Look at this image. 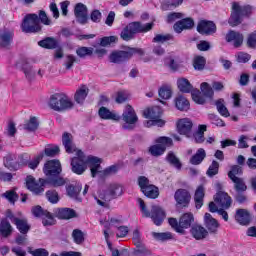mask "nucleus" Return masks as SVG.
<instances>
[{
  "mask_svg": "<svg viewBox=\"0 0 256 256\" xmlns=\"http://www.w3.org/2000/svg\"><path fill=\"white\" fill-rule=\"evenodd\" d=\"M195 22L191 18L182 19L174 24V31L176 33H182L185 29H193Z\"/></svg>",
  "mask_w": 256,
  "mask_h": 256,
  "instance_id": "27",
  "label": "nucleus"
},
{
  "mask_svg": "<svg viewBox=\"0 0 256 256\" xmlns=\"http://www.w3.org/2000/svg\"><path fill=\"white\" fill-rule=\"evenodd\" d=\"M142 193L149 199H157L159 197V188L155 185L150 184L148 187L142 190Z\"/></svg>",
  "mask_w": 256,
  "mask_h": 256,
  "instance_id": "38",
  "label": "nucleus"
},
{
  "mask_svg": "<svg viewBox=\"0 0 256 256\" xmlns=\"http://www.w3.org/2000/svg\"><path fill=\"white\" fill-rule=\"evenodd\" d=\"M76 55H78V57H81V58L87 57L88 55H93V48H91V47H79L76 50Z\"/></svg>",
  "mask_w": 256,
  "mask_h": 256,
  "instance_id": "60",
  "label": "nucleus"
},
{
  "mask_svg": "<svg viewBox=\"0 0 256 256\" xmlns=\"http://www.w3.org/2000/svg\"><path fill=\"white\" fill-rule=\"evenodd\" d=\"M155 145H152L149 147V153L153 157H160V155H163L165 151H167V147H171L173 145V140L169 137H159L155 141Z\"/></svg>",
  "mask_w": 256,
  "mask_h": 256,
  "instance_id": "10",
  "label": "nucleus"
},
{
  "mask_svg": "<svg viewBox=\"0 0 256 256\" xmlns=\"http://www.w3.org/2000/svg\"><path fill=\"white\" fill-rule=\"evenodd\" d=\"M207 157V153L205 149L200 148L196 151V153L190 158L191 165H201L204 159Z\"/></svg>",
  "mask_w": 256,
  "mask_h": 256,
  "instance_id": "34",
  "label": "nucleus"
},
{
  "mask_svg": "<svg viewBox=\"0 0 256 256\" xmlns=\"http://www.w3.org/2000/svg\"><path fill=\"white\" fill-rule=\"evenodd\" d=\"M226 41H228V43H233L234 47H241V45H243V34L230 31L226 35Z\"/></svg>",
  "mask_w": 256,
  "mask_h": 256,
  "instance_id": "28",
  "label": "nucleus"
},
{
  "mask_svg": "<svg viewBox=\"0 0 256 256\" xmlns=\"http://www.w3.org/2000/svg\"><path fill=\"white\" fill-rule=\"evenodd\" d=\"M101 169L102 168H100V172H97V175H100V177H109V175H115V173L119 171V166L112 165L103 171Z\"/></svg>",
  "mask_w": 256,
  "mask_h": 256,
  "instance_id": "49",
  "label": "nucleus"
},
{
  "mask_svg": "<svg viewBox=\"0 0 256 256\" xmlns=\"http://www.w3.org/2000/svg\"><path fill=\"white\" fill-rule=\"evenodd\" d=\"M166 159L168 163H170V165L175 167V169L181 170V167H183V164H181V160H179L173 152H169Z\"/></svg>",
  "mask_w": 256,
  "mask_h": 256,
  "instance_id": "43",
  "label": "nucleus"
},
{
  "mask_svg": "<svg viewBox=\"0 0 256 256\" xmlns=\"http://www.w3.org/2000/svg\"><path fill=\"white\" fill-rule=\"evenodd\" d=\"M98 113H99V117H101V119H112V121H119V119H121V117H119V115L111 112L106 107H101L99 109Z\"/></svg>",
  "mask_w": 256,
  "mask_h": 256,
  "instance_id": "36",
  "label": "nucleus"
},
{
  "mask_svg": "<svg viewBox=\"0 0 256 256\" xmlns=\"http://www.w3.org/2000/svg\"><path fill=\"white\" fill-rule=\"evenodd\" d=\"M153 27H155V23L153 22L146 24H143L140 21L131 22L123 28L120 37L123 41H131V39H135L137 33H149Z\"/></svg>",
  "mask_w": 256,
  "mask_h": 256,
  "instance_id": "2",
  "label": "nucleus"
},
{
  "mask_svg": "<svg viewBox=\"0 0 256 256\" xmlns=\"http://www.w3.org/2000/svg\"><path fill=\"white\" fill-rule=\"evenodd\" d=\"M62 143L65 147L66 153H77V146L73 143V135L71 133L65 132L62 136Z\"/></svg>",
  "mask_w": 256,
  "mask_h": 256,
  "instance_id": "23",
  "label": "nucleus"
},
{
  "mask_svg": "<svg viewBox=\"0 0 256 256\" xmlns=\"http://www.w3.org/2000/svg\"><path fill=\"white\" fill-rule=\"evenodd\" d=\"M235 221H237L239 225H249V223H251V215L249 214V211L246 209L236 210Z\"/></svg>",
  "mask_w": 256,
  "mask_h": 256,
  "instance_id": "26",
  "label": "nucleus"
},
{
  "mask_svg": "<svg viewBox=\"0 0 256 256\" xmlns=\"http://www.w3.org/2000/svg\"><path fill=\"white\" fill-rule=\"evenodd\" d=\"M87 95H89V87L86 85H81L74 95V99L76 103L83 104L85 102V99H87Z\"/></svg>",
  "mask_w": 256,
  "mask_h": 256,
  "instance_id": "29",
  "label": "nucleus"
},
{
  "mask_svg": "<svg viewBox=\"0 0 256 256\" xmlns=\"http://www.w3.org/2000/svg\"><path fill=\"white\" fill-rule=\"evenodd\" d=\"M205 198V187L203 185L198 186L194 194V201L196 209L203 207V199Z\"/></svg>",
  "mask_w": 256,
  "mask_h": 256,
  "instance_id": "31",
  "label": "nucleus"
},
{
  "mask_svg": "<svg viewBox=\"0 0 256 256\" xmlns=\"http://www.w3.org/2000/svg\"><path fill=\"white\" fill-rule=\"evenodd\" d=\"M232 182L234 183V189H236L238 193H243L244 191H247V185L242 178H234L232 179Z\"/></svg>",
  "mask_w": 256,
  "mask_h": 256,
  "instance_id": "47",
  "label": "nucleus"
},
{
  "mask_svg": "<svg viewBox=\"0 0 256 256\" xmlns=\"http://www.w3.org/2000/svg\"><path fill=\"white\" fill-rule=\"evenodd\" d=\"M214 201L216 204L219 205V207H222V209H229V207H231V204L233 203L231 196H229L227 192L223 191L216 193V195L214 196Z\"/></svg>",
  "mask_w": 256,
  "mask_h": 256,
  "instance_id": "19",
  "label": "nucleus"
},
{
  "mask_svg": "<svg viewBox=\"0 0 256 256\" xmlns=\"http://www.w3.org/2000/svg\"><path fill=\"white\" fill-rule=\"evenodd\" d=\"M138 203L144 217H150L153 223L156 224L157 226L163 223V221L165 220V211L160 206H152L150 213L147 210V207L145 206V201H143V199L139 198Z\"/></svg>",
  "mask_w": 256,
  "mask_h": 256,
  "instance_id": "6",
  "label": "nucleus"
},
{
  "mask_svg": "<svg viewBox=\"0 0 256 256\" xmlns=\"http://www.w3.org/2000/svg\"><path fill=\"white\" fill-rule=\"evenodd\" d=\"M208 119L211 121V124L216 125V127H225L224 121L215 114H209Z\"/></svg>",
  "mask_w": 256,
  "mask_h": 256,
  "instance_id": "61",
  "label": "nucleus"
},
{
  "mask_svg": "<svg viewBox=\"0 0 256 256\" xmlns=\"http://www.w3.org/2000/svg\"><path fill=\"white\" fill-rule=\"evenodd\" d=\"M26 187L35 195H40V193H43V191H45V188L43 187H47V181H45L44 179H40L39 182H37L35 178H33V176H27Z\"/></svg>",
  "mask_w": 256,
  "mask_h": 256,
  "instance_id": "12",
  "label": "nucleus"
},
{
  "mask_svg": "<svg viewBox=\"0 0 256 256\" xmlns=\"http://www.w3.org/2000/svg\"><path fill=\"white\" fill-rule=\"evenodd\" d=\"M152 237H154L156 241H171V239H173V234H171V232H152Z\"/></svg>",
  "mask_w": 256,
  "mask_h": 256,
  "instance_id": "48",
  "label": "nucleus"
},
{
  "mask_svg": "<svg viewBox=\"0 0 256 256\" xmlns=\"http://www.w3.org/2000/svg\"><path fill=\"white\" fill-rule=\"evenodd\" d=\"M131 59V53L129 51H114L109 55L110 63H123Z\"/></svg>",
  "mask_w": 256,
  "mask_h": 256,
  "instance_id": "22",
  "label": "nucleus"
},
{
  "mask_svg": "<svg viewBox=\"0 0 256 256\" xmlns=\"http://www.w3.org/2000/svg\"><path fill=\"white\" fill-rule=\"evenodd\" d=\"M205 131H207V125L198 126V131L194 134V139L197 143H203L205 141Z\"/></svg>",
  "mask_w": 256,
  "mask_h": 256,
  "instance_id": "46",
  "label": "nucleus"
},
{
  "mask_svg": "<svg viewBox=\"0 0 256 256\" xmlns=\"http://www.w3.org/2000/svg\"><path fill=\"white\" fill-rule=\"evenodd\" d=\"M2 197L7 199V201H9V203H15V201H17V199H19V195H17V192H15V190L6 191L5 193L2 194Z\"/></svg>",
  "mask_w": 256,
  "mask_h": 256,
  "instance_id": "58",
  "label": "nucleus"
},
{
  "mask_svg": "<svg viewBox=\"0 0 256 256\" xmlns=\"http://www.w3.org/2000/svg\"><path fill=\"white\" fill-rule=\"evenodd\" d=\"M197 31L201 35H213L217 31V26L213 21L201 20L197 25Z\"/></svg>",
  "mask_w": 256,
  "mask_h": 256,
  "instance_id": "18",
  "label": "nucleus"
},
{
  "mask_svg": "<svg viewBox=\"0 0 256 256\" xmlns=\"http://www.w3.org/2000/svg\"><path fill=\"white\" fill-rule=\"evenodd\" d=\"M190 233H191L192 237H194V239H196V241H201V240L205 239L207 237V235H209V232L207 231V229H205V227H203L199 224L192 226L190 229Z\"/></svg>",
  "mask_w": 256,
  "mask_h": 256,
  "instance_id": "25",
  "label": "nucleus"
},
{
  "mask_svg": "<svg viewBox=\"0 0 256 256\" xmlns=\"http://www.w3.org/2000/svg\"><path fill=\"white\" fill-rule=\"evenodd\" d=\"M87 165L91 171L92 177H97V173H101V159L95 156L85 157L83 151L78 150L76 152V157L71 160L73 173H76V175H83L87 170Z\"/></svg>",
  "mask_w": 256,
  "mask_h": 256,
  "instance_id": "1",
  "label": "nucleus"
},
{
  "mask_svg": "<svg viewBox=\"0 0 256 256\" xmlns=\"http://www.w3.org/2000/svg\"><path fill=\"white\" fill-rule=\"evenodd\" d=\"M87 13H88V10L85 4L83 3L76 4L74 14L78 23H80L81 25L87 24V21L89 19V17L87 16Z\"/></svg>",
  "mask_w": 256,
  "mask_h": 256,
  "instance_id": "20",
  "label": "nucleus"
},
{
  "mask_svg": "<svg viewBox=\"0 0 256 256\" xmlns=\"http://www.w3.org/2000/svg\"><path fill=\"white\" fill-rule=\"evenodd\" d=\"M32 214L34 217H42V223L44 227H47L49 225H53L54 219L51 213H49L47 210H43L41 206H35L32 208Z\"/></svg>",
  "mask_w": 256,
  "mask_h": 256,
  "instance_id": "15",
  "label": "nucleus"
},
{
  "mask_svg": "<svg viewBox=\"0 0 256 256\" xmlns=\"http://www.w3.org/2000/svg\"><path fill=\"white\" fill-rule=\"evenodd\" d=\"M61 171V162L59 160H50L43 168L46 177H57V175H61Z\"/></svg>",
  "mask_w": 256,
  "mask_h": 256,
  "instance_id": "14",
  "label": "nucleus"
},
{
  "mask_svg": "<svg viewBox=\"0 0 256 256\" xmlns=\"http://www.w3.org/2000/svg\"><path fill=\"white\" fill-rule=\"evenodd\" d=\"M38 45L44 49H57L59 42L53 37H47L44 40L39 41Z\"/></svg>",
  "mask_w": 256,
  "mask_h": 256,
  "instance_id": "35",
  "label": "nucleus"
},
{
  "mask_svg": "<svg viewBox=\"0 0 256 256\" xmlns=\"http://www.w3.org/2000/svg\"><path fill=\"white\" fill-rule=\"evenodd\" d=\"M237 175H243V168L239 165H234L231 167V170L228 172L229 179H239Z\"/></svg>",
  "mask_w": 256,
  "mask_h": 256,
  "instance_id": "52",
  "label": "nucleus"
},
{
  "mask_svg": "<svg viewBox=\"0 0 256 256\" xmlns=\"http://www.w3.org/2000/svg\"><path fill=\"white\" fill-rule=\"evenodd\" d=\"M23 33H39L41 24H39V16L37 14H27L21 24Z\"/></svg>",
  "mask_w": 256,
  "mask_h": 256,
  "instance_id": "9",
  "label": "nucleus"
},
{
  "mask_svg": "<svg viewBox=\"0 0 256 256\" xmlns=\"http://www.w3.org/2000/svg\"><path fill=\"white\" fill-rule=\"evenodd\" d=\"M90 19L92 23H101V19H103V14L101 11L94 9L90 13Z\"/></svg>",
  "mask_w": 256,
  "mask_h": 256,
  "instance_id": "62",
  "label": "nucleus"
},
{
  "mask_svg": "<svg viewBox=\"0 0 256 256\" xmlns=\"http://www.w3.org/2000/svg\"><path fill=\"white\" fill-rule=\"evenodd\" d=\"M200 89H201V92L203 93L204 97H209V98L213 97V95H214L213 87H211L209 85V83L203 82L201 84Z\"/></svg>",
  "mask_w": 256,
  "mask_h": 256,
  "instance_id": "55",
  "label": "nucleus"
},
{
  "mask_svg": "<svg viewBox=\"0 0 256 256\" xmlns=\"http://www.w3.org/2000/svg\"><path fill=\"white\" fill-rule=\"evenodd\" d=\"M77 63V57L72 54H67L64 59V67L66 71L73 69V65Z\"/></svg>",
  "mask_w": 256,
  "mask_h": 256,
  "instance_id": "50",
  "label": "nucleus"
},
{
  "mask_svg": "<svg viewBox=\"0 0 256 256\" xmlns=\"http://www.w3.org/2000/svg\"><path fill=\"white\" fill-rule=\"evenodd\" d=\"M132 241L134 245L140 249V251H145V245L143 244V239H141V232L139 229H135L132 234Z\"/></svg>",
  "mask_w": 256,
  "mask_h": 256,
  "instance_id": "39",
  "label": "nucleus"
},
{
  "mask_svg": "<svg viewBox=\"0 0 256 256\" xmlns=\"http://www.w3.org/2000/svg\"><path fill=\"white\" fill-rule=\"evenodd\" d=\"M121 195H123V186L120 184H111L105 194H100L99 197H95V199L100 207H109L111 200L117 199L121 197Z\"/></svg>",
  "mask_w": 256,
  "mask_h": 256,
  "instance_id": "4",
  "label": "nucleus"
},
{
  "mask_svg": "<svg viewBox=\"0 0 256 256\" xmlns=\"http://www.w3.org/2000/svg\"><path fill=\"white\" fill-rule=\"evenodd\" d=\"M204 224L205 227L208 229L209 233H217L220 225L217 219L213 218L210 213H206L204 215Z\"/></svg>",
  "mask_w": 256,
  "mask_h": 256,
  "instance_id": "24",
  "label": "nucleus"
},
{
  "mask_svg": "<svg viewBox=\"0 0 256 256\" xmlns=\"http://www.w3.org/2000/svg\"><path fill=\"white\" fill-rule=\"evenodd\" d=\"M174 103H175V107L176 109H178V111H189V100H187V98H185L184 96H177L174 99Z\"/></svg>",
  "mask_w": 256,
  "mask_h": 256,
  "instance_id": "33",
  "label": "nucleus"
},
{
  "mask_svg": "<svg viewBox=\"0 0 256 256\" xmlns=\"http://www.w3.org/2000/svg\"><path fill=\"white\" fill-rule=\"evenodd\" d=\"M247 45H248V47H250V49H255V47H256V31H254L253 33H251L248 36Z\"/></svg>",
  "mask_w": 256,
  "mask_h": 256,
  "instance_id": "64",
  "label": "nucleus"
},
{
  "mask_svg": "<svg viewBox=\"0 0 256 256\" xmlns=\"http://www.w3.org/2000/svg\"><path fill=\"white\" fill-rule=\"evenodd\" d=\"M23 72H24V75H26V78L28 79V81H33V79H35V70L33 69V66L29 64H25L23 66Z\"/></svg>",
  "mask_w": 256,
  "mask_h": 256,
  "instance_id": "56",
  "label": "nucleus"
},
{
  "mask_svg": "<svg viewBox=\"0 0 256 256\" xmlns=\"http://www.w3.org/2000/svg\"><path fill=\"white\" fill-rule=\"evenodd\" d=\"M122 129L133 131L137 127L139 117L131 105H126L122 114Z\"/></svg>",
  "mask_w": 256,
  "mask_h": 256,
  "instance_id": "7",
  "label": "nucleus"
},
{
  "mask_svg": "<svg viewBox=\"0 0 256 256\" xmlns=\"http://www.w3.org/2000/svg\"><path fill=\"white\" fill-rule=\"evenodd\" d=\"M12 223H15L18 231L20 233H28L29 232V224H27V220L25 219H19V218H13Z\"/></svg>",
  "mask_w": 256,
  "mask_h": 256,
  "instance_id": "40",
  "label": "nucleus"
},
{
  "mask_svg": "<svg viewBox=\"0 0 256 256\" xmlns=\"http://www.w3.org/2000/svg\"><path fill=\"white\" fill-rule=\"evenodd\" d=\"M162 113L163 111L161 110V107L154 106L144 111V117H146V119H150L148 125L163 127V125H165V120L161 119Z\"/></svg>",
  "mask_w": 256,
  "mask_h": 256,
  "instance_id": "11",
  "label": "nucleus"
},
{
  "mask_svg": "<svg viewBox=\"0 0 256 256\" xmlns=\"http://www.w3.org/2000/svg\"><path fill=\"white\" fill-rule=\"evenodd\" d=\"M24 129L29 132L37 131L39 129V120H37V117H30L29 121L24 124Z\"/></svg>",
  "mask_w": 256,
  "mask_h": 256,
  "instance_id": "42",
  "label": "nucleus"
},
{
  "mask_svg": "<svg viewBox=\"0 0 256 256\" xmlns=\"http://www.w3.org/2000/svg\"><path fill=\"white\" fill-rule=\"evenodd\" d=\"M81 189H82L81 184H76V185L70 184V185L66 186V193H67L68 197H70L71 199L80 201L79 193H81Z\"/></svg>",
  "mask_w": 256,
  "mask_h": 256,
  "instance_id": "30",
  "label": "nucleus"
},
{
  "mask_svg": "<svg viewBox=\"0 0 256 256\" xmlns=\"http://www.w3.org/2000/svg\"><path fill=\"white\" fill-rule=\"evenodd\" d=\"M178 88L182 93H191L192 99L198 105H204L205 98L201 96V92L199 90H193V85L186 78L178 79Z\"/></svg>",
  "mask_w": 256,
  "mask_h": 256,
  "instance_id": "8",
  "label": "nucleus"
},
{
  "mask_svg": "<svg viewBox=\"0 0 256 256\" xmlns=\"http://www.w3.org/2000/svg\"><path fill=\"white\" fill-rule=\"evenodd\" d=\"M173 39V35L171 34H157L153 38V43H167V41H171Z\"/></svg>",
  "mask_w": 256,
  "mask_h": 256,
  "instance_id": "59",
  "label": "nucleus"
},
{
  "mask_svg": "<svg viewBox=\"0 0 256 256\" xmlns=\"http://www.w3.org/2000/svg\"><path fill=\"white\" fill-rule=\"evenodd\" d=\"M165 65H167V67H169V69H171L172 71H177V69L181 67L179 61H177V58L171 55L165 58Z\"/></svg>",
  "mask_w": 256,
  "mask_h": 256,
  "instance_id": "44",
  "label": "nucleus"
},
{
  "mask_svg": "<svg viewBox=\"0 0 256 256\" xmlns=\"http://www.w3.org/2000/svg\"><path fill=\"white\" fill-rule=\"evenodd\" d=\"M13 231L11 223L7 219H3L0 223V233L3 237H9Z\"/></svg>",
  "mask_w": 256,
  "mask_h": 256,
  "instance_id": "41",
  "label": "nucleus"
},
{
  "mask_svg": "<svg viewBox=\"0 0 256 256\" xmlns=\"http://www.w3.org/2000/svg\"><path fill=\"white\" fill-rule=\"evenodd\" d=\"M216 108L218 113L222 115V117H229V110L225 106V100L224 99H219L215 102Z\"/></svg>",
  "mask_w": 256,
  "mask_h": 256,
  "instance_id": "45",
  "label": "nucleus"
},
{
  "mask_svg": "<svg viewBox=\"0 0 256 256\" xmlns=\"http://www.w3.org/2000/svg\"><path fill=\"white\" fill-rule=\"evenodd\" d=\"M72 239L76 245H81L85 241V235L80 229H74L72 232Z\"/></svg>",
  "mask_w": 256,
  "mask_h": 256,
  "instance_id": "51",
  "label": "nucleus"
},
{
  "mask_svg": "<svg viewBox=\"0 0 256 256\" xmlns=\"http://www.w3.org/2000/svg\"><path fill=\"white\" fill-rule=\"evenodd\" d=\"M205 63L206 60L203 56H197L194 58V69H196L197 71H203V69H205Z\"/></svg>",
  "mask_w": 256,
  "mask_h": 256,
  "instance_id": "54",
  "label": "nucleus"
},
{
  "mask_svg": "<svg viewBox=\"0 0 256 256\" xmlns=\"http://www.w3.org/2000/svg\"><path fill=\"white\" fill-rule=\"evenodd\" d=\"M217 173H219V162L217 161H212L211 165L209 166L206 174L208 175V177H215V175H217Z\"/></svg>",
  "mask_w": 256,
  "mask_h": 256,
  "instance_id": "57",
  "label": "nucleus"
},
{
  "mask_svg": "<svg viewBox=\"0 0 256 256\" xmlns=\"http://www.w3.org/2000/svg\"><path fill=\"white\" fill-rule=\"evenodd\" d=\"M49 107H51L53 111H69V109L73 107V101L65 93H56L50 97Z\"/></svg>",
  "mask_w": 256,
  "mask_h": 256,
  "instance_id": "5",
  "label": "nucleus"
},
{
  "mask_svg": "<svg viewBox=\"0 0 256 256\" xmlns=\"http://www.w3.org/2000/svg\"><path fill=\"white\" fill-rule=\"evenodd\" d=\"M193 130V121L189 118H182L177 122V131L180 135L191 137V131Z\"/></svg>",
  "mask_w": 256,
  "mask_h": 256,
  "instance_id": "17",
  "label": "nucleus"
},
{
  "mask_svg": "<svg viewBox=\"0 0 256 256\" xmlns=\"http://www.w3.org/2000/svg\"><path fill=\"white\" fill-rule=\"evenodd\" d=\"M255 8L251 5L241 6L239 2H233L231 8V15L228 23L231 27H237L243 23V17H250Z\"/></svg>",
  "mask_w": 256,
  "mask_h": 256,
  "instance_id": "3",
  "label": "nucleus"
},
{
  "mask_svg": "<svg viewBox=\"0 0 256 256\" xmlns=\"http://www.w3.org/2000/svg\"><path fill=\"white\" fill-rule=\"evenodd\" d=\"M46 197L50 203H58L59 202V193L55 190H50L46 192Z\"/></svg>",
  "mask_w": 256,
  "mask_h": 256,
  "instance_id": "63",
  "label": "nucleus"
},
{
  "mask_svg": "<svg viewBox=\"0 0 256 256\" xmlns=\"http://www.w3.org/2000/svg\"><path fill=\"white\" fill-rule=\"evenodd\" d=\"M174 199L180 207H188L191 203V193L187 189H178L174 194Z\"/></svg>",
  "mask_w": 256,
  "mask_h": 256,
  "instance_id": "16",
  "label": "nucleus"
},
{
  "mask_svg": "<svg viewBox=\"0 0 256 256\" xmlns=\"http://www.w3.org/2000/svg\"><path fill=\"white\" fill-rule=\"evenodd\" d=\"M55 214L58 219H73V217H75V210L70 208H58Z\"/></svg>",
  "mask_w": 256,
  "mask_h": 256,
  "instance_id": "32",
  "label": "nucleus"
},
{
  "mask_svg": "<svg viewBox=\"0 0 256 256\" xmlns=\"http://www.w3.org/2000/svg\"><path fill=\"white\" fill-rule=\"evenodd\" d=\"M46 185H51L52 187H63L67 181L63 177L56 176H48V179L45 180Z\"/></svg>",
  "mask_w": 256,
  "mask_h": 256,
  "instance_id": "37",
  "label": "nucleus"
},
{
  "mask_svg": "<svg viewBox=\"0 0 256 256\" xmlns=\"http://www.w3.org/2000/svg\"><path fill=\"white\" fill-rule=\"evenodd\" d=\"M13 37L15 32L9 28H3L0 30V49H11V43H13Z\"/></svg>",
  "mask_w": 256,
  "mask_h": 256,
  "instance_id": "13",
  "label": "nucleus"
},
{
  "mask_svg": "<svg viewBox=\"0 0 256 256\" xmlns=\"http://www.w3.org/2000/svg\"><path fill=\"white\" fill-rule=\"evenodd\" d=\"M195 221V218L193 217V214L188 212L183 214L179 219V227L177 228V233H185V229H189L191 225H193V222Z\"/></svg>",
  "mask_w": 256,
  "mask_h": 256,
  "instance_id": "21",
  "label": "nucleus"
},
{
  "mask_svg": "<svg viewBox=\"0 0 256 256\" xmlns=\"http://www.w3.org/2000/svg\"><path fill=\"white\" fill-rule=\"evenodd\" d=\"M158 95L161 99H171V95H173V92L171 91V88L168 86H162L159 91Z\"/></svg>",
  "mask_w": 256,
  "mask_h": 256,
  "instance_id": "53",
  "label": "nucleus"
}]
</instances>
